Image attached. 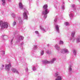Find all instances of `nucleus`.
Returning <instances> with one entry per match:
<instances>
[{
  "mask_svg": "<svg viewBox=\"0 0 80 80\" xmlns=\"http://www.w3.org/2000/svg\"><path fill=\"white\" fill-rule=\"evenodd\" d=\"M0 27H1V28H8V23L6 22H3L0 21Z\"/></svg>",
  "mask_w": 80,
  "mask_h": 80,
  "instance_id": "nucleus-1",
  "label": "nucleus"
},
{
  "mask_svg": "<svg viewBox=\"0 0 80 80\" xmlns=\"http://www.w3.org/2000/svg\"><path fill=\"white\" fill-rule=\"evenodd\" d=\"M49 13V11H48V9H45L44 11H42V14L43 15H47Z\"/></svg>",
  "mask_w": 80,
  "mask_h": 80,
  "instance_id": "nucleus-2",
  "label": "nucleus"
},
{
  "mask_svg": "<svg viewBox=\"0 0 80 80\" xmlns=\"http://www.w3.org/2000/svg\"><path fill=\"white\" fill-rule=\"evenodd\" d=\"M11 65L10 63L9 64H6L5 65V69H6V70H9L10 69V68L11 67Z\"/></svg>",
  "mask_w": 80,
  "mask_h": 80,
  "instance_id": "nucleus-3",
  "label": "nucleus"
},
{
  "mask_svg": "<svg viewBox=\"0 0 80 80\" xmlns=\"http://www.w3.org/2000/svg\"><path fill=\"white\" fill-rule=\"evenodd\" d=\"M23 16L24 17V18H25V19H27L28 18V16L27 15V13L26 12H24L23 14Z\"/></svg>",
  "mask_w": 80,
  "mask_h": 80,
  "instance_id": "nucleus-4",
  "label": "nucleus"
},
{
  "mask_svg": "<svg viewBox=\"0 0 80 80\" xmlns=\"http://www.w3.org/2000/svg\"><path fill=\"white\" fill-rule=\"evenodd\" d=\"M57 78L55 80H62V77L60 76H58L57 77Z\"/></svg>",
  "mask_w": 80,
  "mask_h": 80,
  "instance_id": "nucleus-5",
  "label": "nucleus"
},
{
  "mask_svg": "<svg viewBox=\"0 0 80 80\" xmlns=\"http://www.w3.org/2000/svg\"><path fill=\"white\" fill-rule=\"evenodd\" d=\"M43 9H44L45 10V9H47V8H48V6L47 5V4L44 5L43 6Z\"/></svg>",
  "mask_w": 80,
  "mask_h": 80,
  "instance_id": "nucleus-6",
  "label": "nucleus"
},
{
  "mask_svg": "<svg viewBox=\"0 0 80 80\" xmlns=\"http://www.w3.org/2000/svg\"><path fill=\"white\" fill-rule=\"evenodd\" d=\"M64 52L65 53L68 52V50L65 49H63L61 51V52Z\"/></svg>",
  "mask_w": 80,
  "mask_h": 80,
  "instance_id": "nucleus-7",
  "label": "nucleus"
},
{
  "mask_svg": "<svg viewBox=\"0 0 80 80\" xmlns=\"http://www.w3.org/2000/svg\"><path fill=\"white\" fill-rule=\"evenodd\" d=\"M19 8H22L23 7V6L22 5V2H20L19 4Z\"/></svg>",
  "mask_w": 80,
  "mask_h": 80,
  "instance_id": "nucleus-8",
  "label": "nucleus"
},
{
  "mask_svg": "<svg viewBox=\"0 0 80 80\" xmlns=\"http://www.w3.org/2000/svg\"><path fill=\"white\" fill-rule=\"evenodd\" d=\"M12 72H15L16 71H18L17 69L14 68H12Z\"/></svg>",
  "mask_w": 80,
  "mask_h": 80,
  "instance_id": "nucleus-9",
  "label": "nucleus"
},
{
  "mask_svg": "<svg viewBox=\"0 0 80 80\" xmlns=\"http://www.w3.org/2000/svg\"><path fill=\"white\" fill-rule=\"evenodd\" d=\"M2 2H3L2 4L3 5H5V0H2Z\"/></svg>",
  "mask_w": 80,
  "mask_h": 80,
  "instance_id": "nucleus-10",
  "label": "nucleus"
},
{
  "mask_svg": "<svg viewBox=\"0 0 80 80\" xmlns=\"http://www.w3.org/2000/svg\"><path fill=\"white\" fill-rule=\"evenodd\" d=\"M56 28L57 30H59V28L58 27V25L56 26Z\"/></svg>",
  "mask_w": 80,
  "mask_h": 80,
  "instance_id": "nucleus-11",
  "label": "nucleus"
},
{
  "mask_svg": "<svg viewBox=\"0 0 80 80\" xmlns=\"http://www.w3.org/2000/svg\"><path fill=\"white\" fill-rule=\"evenodd\" d=\"M59 44H60L61 45H62V44H63V42L61 40H60Z\"/></svg>",
  "mask_w": 80,
  "mask_h": 80,
  "instance_id": "nucleus-12",
  "label": "nucleus"
},
{
  "mask_svg": "<svg viewBox=\"0 0 80 80\" xmlns=\"http://www.w3.org/2000/svg\"><path fill=\"white\" fill-rule=\"evenodd\" d=\"M73 53L74 55H76V50H74L73 51Z\"/></svg>",
  "mask_w": 80,
  "mask_h": 80,
  "instance_id": "nucleus-13",
  "label": "nucleus"
},
{
  "mask_svg": "<svg viewBox=\"0 0 80 80\" xmlns=\"http://www.w3.org/2000/svg\"><path fill=\"white\" fill-rule=\"evenodd\" d=\"M69 68L70 71H71L72 70V69L71 68V65L69 66Z\"/></svg>",
  "mask_w": 80,
  "mask_h": 80,
  "instance_id": "nucleus-14",
  "label": "nucleus"
},
{
  "mask_svg": "<svg viewBox=\"0 0 80 80\" xmlns=\"http://www.w3.org/2000/svg\"><path fill=\"white\" fill-rule=\"evenodd\" d=\"M16 24V22H14L13 23V26H15Z\"/></svg>",
  "mask_w": 80,
  "mask_h": 80,
  "instance_id": "nucleus-15",
  "label": "nucleus"
},
{
  "mask_svg": "<svg viewBox=\"0 0 80 80\" xmlns=\"http://www.w3.org/2000/svg\"><path fill=\"white\" fill-rule=\"evenodd\" d=\"M19 39H20V40H21V39H22V40H23V37H20Z\"/></svg>",
  "mask_w": 80,
  "mask_h": 80,
  "instance_id": "nucleus-16",
  "label": "nucleus"
},
{
  "mask_svg": "<svg viewBox=\"0 0 80 80\" xmlns=\"http://www.w3.org/2000/svg\"><path fill=\"white\" fill-rule=\"evenodd\" d=\"M40 28L41 29V30H43V31H45V29H44V28L41 27H40Z\"/></svg>",
  "mask_w": 80,
  "mask_h": 80,
  "instance_id": "nucleus-17",
  "label": "nucleus"
},
{
  "mask_svg": "<svg viewBox=\"0 0 80 80\" xmlns=\"http://www.w3.org/2000/svg\"><path fill=\"white\" fill-rule=\"evenodd\" d=\"M74 35H75V32H74L72 34V37H74Z\"/></svg>",
  "mask_w": 80,
  "mask_h": 80,
  "instance_id": "nucleus-18",
  "label": "nucleus"
},
{
  "mask_svg": "<svg viewBox=\"0 0 80 80\" xmlns=\"http://www.w3.org/2000/svg\"><path fill=\"white\" fill-rule=\"evenodd\" d=\"M77 42H80V39H78L77 40Z\"/></svg>",
  "mask_w": 80,
  "mask_h": 80,
  "instance_id": "nucleus-19",
  "label": "nucleus"
},
{
  "mask_svg": "<svg viewBox=\"0 0 80 80\" xmlns=\"http://www.w3.org/2000/svg\"><path fill=\"white\" fill-rule=\"evenodd\" d=\"M58 76V73H55V77H57Z\"/></svg>",
  "mask_w": 80,
  "mask_h": 80,
  "instance_id": "nucleus-20",
  "label": "nucleus"
},
{
  "mask_svg": "<svg viewBox=\"0 0 80 80\" xmlns=\"http://www.w3.org/2000/svg\"><path fill=\"white\" fill-rule=\"evenodd\" d=\"M44 18H47V16L46 15V16H44Z\"/></svg>",
  "mask_w": 80,
  "mask_h": 80,
  "instance_id": "nucleus-21",
  "label": "nucleus"
},
{
  "mask_svg": "<svg viewBox=\"0 0 80 80\" xmlns=\"http://www.w3.org/2000/svg\"><path fill=\"white\" fill-rule=\"evenodd\" d=\"M16 72L17 74H19V72H18V71H16V72Z\"/></svg>",
  "mask_w": 80,
  "mask_h": 80,
  "instance_id": "nucleus-22",
  "label": "nucleus"
},
{
  "mask_svg": "<svg viewBox=\"0 0 80 80\" xmlns=\"http://www.w3.org/2000/svg\"><path fill=\"white\" fill-rule=\"evenodd\" d=\"M35 33H37V34H38V32L37 31H35Z\"/></svg>",
  "mask_w": 80,
  "mask_h": 80,
  "instance_id": "nucleus-23",
  "label": "nucleus"
},
{
  "mask_svg": "<svg viewBox=\"0 0 80 80\" xmlns=\"http://www.w3.org/2000/svg\"><path fill=\"white\" fill-rule=\"evenodd\" d=\"M41 54V55H43V51H42Z\"/></svg>",
  "mask_w": 80,
  "mask_h": 80,
  "instance_id": "nucleus-24",
  "label": "nucleus"
},
{
  "mask_svg": "<svg viewBox=\"0 0 80 80\" xmlns=\"http://www.w3.org/2000/svg\"><path fill=\"white\" fill-rule=\"evenodd\" d=\"M66 24L67 25H68V24H69V23L68 22H66Z\"/></svg>",
  "mask_w": 80,
  "mask_h": 80,
  "instance_id": "nucleus-25",
  "label": "nucleus"
},
{
  "mask_svg": "<svg viewBox=\"0 0 80 80\" xmlns=\"http://www.w3.org/2000/svg\"><path fill=\"white\" fill-rule=\"evenodd\" d=\"M33 70H36V68L35 67H33Z\"/></svg>",
  "mask_w": 80,
  "mask_h": 80,
  "instance_id": "nucleus-26",
  "label": "nucleus"
},
{
  "mask_svg": "<svg viewBox=\"0 0 80 80\" xmlns=\"http://www.w3.org/2000/svg\"><path fill=\"white\" fill-rule=\"evenodd\" d=\"M56 60V59H55V58H53V60Z\"/></svg>",
  "mask_w": 80,
  "mask_h": 80,
  "instance_id": "nucleus-27",
  "label": "nucleus"
},
{
  "mask_svg": "<svg viewBox=\"0 0 80 80\" xmlns=\"http://www.w3.org/2000/svg\"><path fill=\"white\" fill-rule=\"evenodd\" d=\"M46 62H46V63H48L49 62H48V61H46Z\"/></svg>",
  "mask_w": 80,
  "mask_h": 80,
  "instance_id": "nucleus-28",
  "label": "nucleus"
},
{
  "mask_svg": "<svg viewBox=\"0 0 80 80\" xmlns=\"http://www.w3.org/2000/svg\"><path fill=\"white\" fill-rule=\"evenodd\" d=\"M2 67H4V65H2Z\"/></svg>",
  "mask_w": 80,
  "mask_h": 80,
  "instance_id": "nucleus-29",
  "label": "nucleus"
},
{
  "mask_svg": "<svg viewBox=\"0 0 80 80\" xmlns=\"http://www.w3.org/2000/svg\"><path fill=\"white\" fill-rule=\"evenodd\" d=\"M20 19H21V18H19V20H20Z\"/></svg>",
  "mask_w": 80,
  "mask_h": 80,
  "instance_id": "nucleus-30",
  "label": "nucleus"
},
{
  "mask_svg": "<svg viewBox=\"0 0 80 80\" xmlns=\"http://www.w3.org/2000/svg\"><path fill=\"white\" fill-rule=\"evenodd\" d=\"M12 41H13V40H11V42H12Z\"/></svg>",
  "mask_w": 80,
  "mask_h": 80,
  "instance_id": "nucleus-31",
  "label": "nucleus"
},
{
  "mask_svg": "<svg viewBox=\"0 0 80 80\" xmlns=\"http://www.w3.org/2000/svg\"><path fill=\"white\" fill-rule=\"evenodd\" d=\"M62 8L63 9L64 8L63 7H62Z\"/></svg>",
  "mask_w": 80,
  "mask_h": 80,
  "instance_id": "nucleus-32",
  "label": "nucleus"
},
{
  "mask_svg": "<svg viewBox=\"0 0 80 80\" xmlns=\"http://www.w3.org/2000/svg\"><path fill=\"white\" fill-rule=\"evenodd\" d=\"M56 46H57V45H56Z\"/></svg>",
  "mask_w": 80,
  "mask_h": 80,
  "instance_id": "nucleus-33",
  "label": "nucleus"
},
{
  "mask_svg": "<svg viewBox=\"0 0 80 80\" xmlns=\"http://www.w3.org/2000/svg\"><path fill=\"white\" fill-rule=\"evenodd\" d=\"M56 48H57V47H56Z\"/></svg>",
  "mask_w": 80,
  "mask_h": 80,
  "instance_id": "nucleus-34",
  "label": "nucleus"
}]
</instances>
